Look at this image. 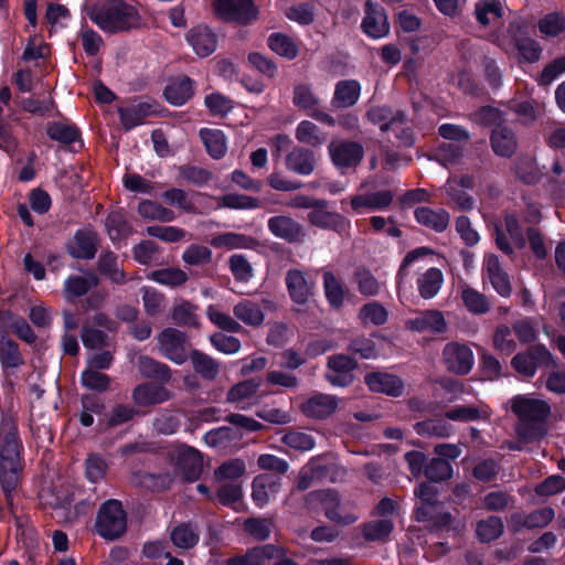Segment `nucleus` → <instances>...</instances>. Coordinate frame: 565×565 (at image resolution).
Wrapping results in <instances>:
<instances>
[{
  "label": "nucleus",
  "mask_w": 565,
  "mask_h": 565,
  "mask_svg": "<svg viewBox=\"0 0 565 565\" xmlns=\"http://www.w3.org/2000/svg\"><path fill=\"white\" fill-rule=\"evenodd\" d=\"M22 443L18 435L14 418L2 414L0 420V483L6 493L8 504L12 507V493L17 489L23 469Z\"/></svg>",
  "instance_id": "nucleus-1"
},
{
  "label": "nucleus",
  "mask_w": 565,
  "mask_h": 565,
  "mask_svg": "<svg viewBox=\"0 0 565 565\" xmlns=\"http://www.w3.org/2000/svg\"><path fill=\"white\" fill-rule=\"evenodd\" d=\"M87 15L102 31L111 34L137 29L142 23L138 8L121 0L93 6Z\"/></svg>",
  "instance_id": "nucleus-2"
},
{
  "label": "nucleus",
  "mask_w": 565,
  "mask_h": 565,
  "mask_svg": "<svg viewBox=\"0 0 565 565\" xmlns=\"http://www.w3.org/2000/svg\"><path fill=\"white\" fill-rule=\"evenodd\" d=\"M512 411L520 418L518 434L524 439L542 436L541 423L546 418L550 407L539 398L519 395L512 399Z\"/></svg>",
  "instance_id": "nucleus-3"
},
{
  "label": "nucleus",
  "mask_w": 565,
  "mask_h": 565,
  "mask_svg": "<svg viewBox=\"0 0 565 565\" xmlns=\"http://www.w3.org/2000/svg\"><path fill=\"white\" fill-rule=\"evenodd\" d=\"M398 504L390 498H383L374 510L375 519L362 526L366 541H384L394 529V521L398 516Z\"/></svg>",
  "instance_id": "nucleus-4"
},
{
  "label": "nucleus",
  "mask_w": 565,
  "mask_h": 565,
  "mask_svg": "<svg viewBox=\"0 0 565 565\" xmlns=\"http://www.w3.org/2000/svg\"><path fill=\"white\" fill-rule=\"evenodd\" d=\"M307 499L310 504L320 503L324 509L326 516L337 524L349 525L359 519L353 507L349 502H341L339 495L332 490L310 492Z\"/></svg>",
  "instance_id": "nucleus-5"
},
{
  "label": "nucleus",
  "mask_w": 565,
  "mask_h": 565,
  "mask_svg": "<svg viewBox=\"0 0 565 565\" xmlns=\"http://www.w3.org/2000/svg\"><path fill=\"white\" fill-rule=\"evenodd\" d=\"M415 495L420 504L416 508V520L419 522H431L436 527L447 526L450 522V514L441 511L439 502L436 501L437 490L429 483H422Z\"/></svg>",
  "instance_id": "nucleus-6"
},
{
  "label": "nucleus",
  "mask_w": 565,
  "mask_h": 565,
  "mask_svg": "<svg viewBox=\"0 0 565 565\" xmlns=\"http://www.w3.org/2000/svg\"><path fill=\"white\" fill-rule=\"evenodd\" d=\"M127 527L126 513L117 500L105 502L98 512L96 530L107 540H115L125 533Z\"/></svg>",
  "instance_id": "nucleus-7"
},
{
  "label": "nucleus",
  "mask_w": 565,
  "mask_h": 565,
  "mask_svg": "<svg viewBox=\"0 0 565 565\" xmlns=\"http://www.w3.org/2000/svg\"><path fill=\"white\" fill-rule=\"evenodd\" d=\"M213 9L222 20L242 25L252 23L258 15L253 0H213Z\"/></svg>",
  "instance_id": "nucleus-8"
},
{
  "label": "nucleus",
  "mask_w": 565,
  "mask_h": 565,
  "mask_svg": "<svg viewBox=\"0 0 565 565\" xmlns=\"http://www.w3.org/2000/svg\"><path fill=\"white\" fill-rule=\"evenodd\" d=\"M175 470L188 481L196 480L203 469L201 452L186 445H174L168 452Z\"/></svg>",
  "instance_id": "nucleus-9"
},
{
  "label": "nucleus",
  "mask_w": 565,
  "mask_h": 565,
  "mask_svg": "<svg viewBox=\"0 0 565 565\" xmlns=\"http://www.w3.org/2000/svg\"><path fill=\"white\" fill-rule=\"evenodd\" d=\"M157 345L160 354L175 364H183L188 360V337L178 329L166 328L159 332Z\"/></svg>",
  "instance_id": "nucleus-10"
},
{
  "label": "nucleus",
  "mask_w": 565,
  "mask_h": 565,
  "mask_svg": "<svg viewBox=\"0 0 565 565\" xmlns=\"http://www.w3.org/2000/svg\"><path fill=\"white\" fill-rule=\"evenodd\" d=\"M443 362L449 372L466 375L472 370L475 355L467 344L454 341L445 345Z\"/></svg>",
  "instance_id": "nucleus-11"
},
{
  "label": "nucleus",
  "mask_w": 565,
  "mask_h": 565,
  "mask_svg": "<svg viewBox=\"0 0 565 565\" xmlns=\"http://www.w3.org/2000/svg\"><path fill=\"white\" fill-rule=\"evenodd\" d=\"M328 150L331 161L340 169L356 167L364 154V149L359 142L343 139H333Z\"/></svg>",
  "instance_id": "nucleus-12"
},
{
  "label": "nucleus",
  "mask_w": 565,
  "mask_h": 565,
  "mask_svg": "<svg viewBox=\"0 0 565 565\" xmlns=\"http://www.w3.org/2000/svg\"><path fill=\"white\" fill-rule=\"evenodd\" d=\"M260 384V381L256 379L236 383L227 391L226 402L242 411L250 409L260 402L258 394Z\"/></svg>",
  "instance_id": "nucleus-13"
},
{
  "label": "nucleus",
  "mask_w": 565,
  "mask_h": 565,
  "mask_svg": "<svg viewBox=\"0 0 565 565\" xmlns=\"http://www.w3.org/2000/svg\"><path fill=\"white\" fill-rule=\"evenodd\" d=\"M483 279L489 281L493 289L502 297H509L512 292L508 273L502 267L497 255L486 254L482 262Z\"/></svg>",
  "instance_id": "nucleus-14"
},
{
  "label": "nucleus",
  "mask_w": 565,
  "mask_h": 565,
  "mask_svg": "<svg viewBox=\"0 0 565 565\" xmlns=\"http://www.w3.org/2000/svg\"><path fill=\"white\" fill-rule=\"evenodd\" d=\"M508 33L511 43L515 46L522 60L529 63L540 60L542 47L535 40L526 36V29L522 22H512Z\"/></svg>",
  "instance_id": "nucleus-15"
},
{
  "label": "nucleus",
  "mask_w": 565,
  "mask_h": 565,
  "mask_svg": "<svg viewBox=\"0 0 565 565\" xmlns=\"http://www.w3.org/2000/svg\"><path fill=\"white\" fill-rule=\"evenodd\" d=\"M285 284L290 299L298 306H306L313 295L315 281L308 279L300 269L287 270Z\"/></svg>",
  "instance_id": "nucleus-16"
},
{
  "label": "nucleus",
  "mask_w": 565,
  "mask_h": 565,
  "mask_svg": "<svg viewBox=\"0 0 565 565\" xmlns=\"http://www.w3.org/2000/svg\"><path fill=\"white\" fill-rule=\"evenodd\" d=\"M322 205L318 204L308 213V221L311 225L331 230L338 233H345L350 227V222L341 214L328 210V202L320 200Z\"/></svg>",
  "instance_id": "nucleus-17"
},
{
  "label": "nucleus",
  "mask_w": 565,
  "mask_h": 565,
  "mask_svg": "<svg viewBox=\"0 0 565 565\" xmlns=\"http://www.w3.org/2000/svg\"><path fill=\"white\" fill-rule=\"evenodd\" d=\"M362 29L372 39H381L388 34L390 23L384 9L379 3L366 1Z\"/></svg>",
  "instance_id": "nucleus-18"
},
{
  "label": "nucleus",
  "mask_w": 565,
  "mask_h": 565,
  "mask_svg": "<svg viewBox=\"0 0 565 565\" xmlns=\"http://www.w3.org/2000/svg\"><path fill=\"white\" fill-rule=\"evenodd\" d=\"M394 193L391 190H382L373 193L355 194L351 198V209L356 214L385 210L393 201Z\"/></svg>",
  "instance_id": "nucleus-19"
},
{
  "label": "nucleus",
  "mask_w": 565,
  "mask_h": 565,
  "mask_svg": "<svg viewBox=\"0 0 565 565\" xmlns=\"http://www.w3.org/2000/svg\"><path fill=\"white\" fill-rule=\"evenodd\" d=\"M270 305L267 299L256 302L252 299H241L233 307V313L237 321L253 328L260 327L265 321L264 308Z\"/></svg>",
  "instance_id": "nucleus-20"
},
{
  "label": "nucleus",
  "mask_w": 565,
  "mask_h": 565,
  "mask_svg": "<svg viewBox=\"0 0 565 565\" xmlns=\"http://www.w3.org/2000/svg\"><path fill=\"white\" fill-rule=\"evenodd\" d=\"M339 399L334 395L317 393L300 405L301 413L316 419L331 416L338 408Z\"/></svg>",
  "instance_id": "nucleus-21"
},
{
  "label": "nucleus",
  "mask_w": 565,
  "mask_h": 565,
  "mask_svg": "<svg viewBox=\"0 0 565 565\" xmlns=\"http://www.w3.org/2000/svg\"><path fill=\"white\" fill-rule=\"evenodd\" d=\"M355 362L344 354L333 355L328 359L327 380L333 386H347L352 383V371L355 369Z\"/></svg>",
  "instance_id": "nucleus-22"
},
{
  "label": "nucleus",
  "mask_w": 565,
  "mask_h": 565,
  "mask_svg": "<svg viewBox=\"0 0 565 565\" xmlns=\"http://www.w3.org/2000/svg\"><path fill=\"white\" fill-rule=\"evenodd\" d=\"M186 42L200 57L210 56L217 46L216 34L206 25H196L185 35Z\"/></svg>",
  "instance_id": "nucleus-23"
},
{
  "label": "nucleus",
  "mask_w": 565,
  "mask_h": 565,
  "mask_svg": "<svg viewBox=\"0 0 565 565\" xmlns=\"http://www.w3.org/2000/svg\"><path fill=\"white\" fill-rule=\"evenodd\" d=\"M552 354L545 347L537 345L524 354H518L512 359V366L516 372L524 376H533L536 371L537 363L551 362Z\"/></svg>",
  "instance_id": "nucleus-24"
},
{
  "label": "nucleus",
  "mask_w": 565,
  "mask_h": 565,
  "mask_svg": "<svg viewBox=\"0 0 565 565\" xmlns=\"http://www.w3.org/2000/svg\"><path fill=\"white\" fill-rule=\"evenodd\" d=\"M405 327L408 330L416 332H445L447 329V323L444 318V315L438 310H427L420 312L417 317L407 319L405 321Z\"/></svg>",
  "instance_id": "nucleus-25"
},
{
  "label": "nucleus",
  "mask_w": 565,
  "mask_h": 565,
  "mask_svg": "<svg viewBox=\"0 0 565 565\" xmlns=\"http://www.w3.org/2000/svg\"><path fill=\"white\" fill-rule=\"evenodd\" d=\"M269 232L281 239L294 243L302 237V227L292 217L287 215L273 216L268 220Z\"/></svg>",
  "instance_id": "nucleus-26"
},
{
  "label": "nucleus",
  "mask_w": 565,
  "mask_h": 565,
  "mask_svg": "<svg viewBox=\"0 0 565 565\" xmlns=\"http://www.w3.org/2000/svg\"><path fill=\"white\" fill-rule=\"evenodd\" d=\"M280 487L279 478L269 475L257 476L253 481V501L259 508L265 507L270 499L278 494Z\"/></svg>",
  "instance_id": "nucleus-27"
},
{
  "label": "nucleus",
  "mask_w": 565,
  "mask_h": 565,
  "mask_svg": "<svg viewBox=\"0 0 565 565\" xmlns=\"http://www.w3.org/2000/svg\"><path fill=\"white\" fill-rule=\"evenodd\" d=\"M171 393L162 385L143 383L132 391V399L138 406H152L170 399Z\"/></svg>",
  "instance_id": "nucleus-28"
},
{
  "label": "nucleus",
  "mask_w": 565,
  "mask_h": 565,
  "mask_svg": "<svg viewBox=\"0 0 565 565\" xmlns=\"http://www.w3.org/2000/svg\"><path fill=\"white\" fill-rule=\"evenodd\" d=\"M365 383L371 391L392 396H399L404 390L403 382L399 377L384 372L367 374L365 376Z\"/></svg>",
  "instance_id": "nucleus-29"
},
{
  "label": "nucleus",
  "mask_w": 565,
  "mask_h": 565,
  "mask_svg": "<svg viewBox=\"0 0 565 565\" xmlns=\"http://www.w3.org/2000/svg\"><path fill=\"white\" fill-rule=\"evenodd\" d=\"M98 285V278L93 273L85 275H72L64 281V297L67 301H73L86 295L90 289Z\"/></svg>",
  "instance_id": "nucleus-30"
},
{
  "label": "nucleus",
  "mask_w": 565,
  "mask_h": 565,
  "mask_svg": "<svg viewBox=\"0 0 565 565\" xmlns=\"http://www.w3.org/2000/svg\"><path fill=\"white\" fill-rule=\"evenodd\" d=\"M316 167V158L312 151L301 147H294L286 156V168L300 175H309Z\"/></svg>",
  "instance_id": "nucleus-31"
},
{
  "label": "nucleus",
  "mask_w": 565,
  "mask_h": 565,
  "mask_svg": "<svg viewBox=\"0 0 565 565\" xmlns=\"http://www.w3.org/2000/svg\"><path fill=\"white\" fill-rule=\"evenodd\" d=\"M366 116L371 122L379 125L382 131L395 129L399 124H405L406 121V117L403 111H393L384 106L370 108Z\"/></svg>",
  "instance_id": "nucleus-32"
},
{
  "label": "nucleus",
  "mask_w": 565,
  "mask_h": 565,
  "mask_svg": "<svg viewBox=\"0 0 565 565\" xmlns=\"http://www.w3.org/2000/svg\"><path fill=\"white\" fill-rule=\"evenodd\" d=\"M414 215L419 224L435 232H444L450 221L449 213L444 209L433 210L427 206H420L415 210Z\"/></svg>",
  "instance_id": "nucleus-33"
},
{
  "label": "nucleus",
  "mask_w": 565,
  "mask_h": 565,
  "mask_svg": "<svg viewBox=\"0 0 565 565\" xmlns=\"http://www.w3.org/2000/svg\"><path fill=\"white\" fill-rule=\"evenodd\" d=\"M193 93V82L186 76L173 79L164 89L166 99L174 106L185 104L192 97Z\"/></svg>",
  "instance_id": "nucleus-34"
},
{
  "label": "nucleus",
  "mask_w": 565,
  "mask_h": 565,
  "mask_svg": "<svg viewBox=\"0 0 565 565\" xmlns=\"http://www.w3.org/2000/svg\"><path fill=\"white\" fill-rule=\"evenodd\" d=\"M281 547L267 544L248 551L245 555L232 559V565H266V562L279 556Z\"/></svg>",
  "instance_id": "nucleus-35"
},
{
  "label": "nucleus",
  "mask_w": 565,
  "mask_h": 565,
  "mask_svg": "<svg viewBox=\"0 0 565 565\" xmlns=\"http://www.w3.org/2000/svg\"><path fill=\"white\" fill-rule=\"evenodd\" d=\"M491 146L495 154L510 157L515 152L518 143L512 130L504 126H497L491 135Z\"/></svg>",
  "instance_id": "nucleus-36"
},
{
  "label": "nucleus",
  "mask_w": 565,
  "mask_h": 565,
  "mask_svg": "<svg viewBox=\"0 0 565 565\" xmlns=\"http://www.w3.org/2000/svg\"><path fill=\"white\" fill-rule=\"evenodd\" d=\"M188 358H190L193 370L201 377L209 381H213L217 377L220 373V364L212 356L198 350H193L188 354Z\"/></svg>",
  "instance_id": "nucleus-37"
},
{
  "label": "nucleus",
  "mask_w": 565,
  "mask_h": 565,
  "mask_svg": "<svg viewBox=\"0 0 565 565\" xmlns=\"http://www.w3.org/2000/svg\"><path fill=\"white\" fill-rule=\"evenodd\" d=\"M361 87L356 81L347 79L337 84L332 103L339 108L353 106L360 96Z\"/></svg>",
  "instance_id": "nucleus-38"
},
{
  "label": "nucleus",
  "mask_w": 565,
  "mask_h": 565,
  "mask_svg": "<svg viewBox=\"0 0 565 565\" xmlns=\"http://www.w3.org/2000/svg\"><path fill=\"white\" fill-rule=\"evenodd\" d=\"M489 417V408L483 405H458L446 412V418L454 422L467 423Z\"/></svg>",
  "instance_id": "nucleus-39"
},
{
  "label": "nucleus",
  "mask_w": 565,
  "mask_h": 565,
  "mask_svg": "<svg viewBox=\"0 0 565 565\" xmlns=\"http://www.w3.org/2000/svg\"><path fill=\"white\" fill-rule=\"evenodd\" d=\"M137 369L145 377L156 379L167 383L171 379V372L167 364L160 363L149 356L140 355L137 359Z\"/></svg>",
  "instance_id": "nucleus-40"
},
{
  "label": "nucleus",
  "mask_w": 565,
  "mask_h": 565,
  "mask_svg": "<svg viewBox=\"0 0 565 565\" xmlns=\"http://www.w3.org/2000/svg\"><path fill=\"white\" fill-rule=\"evenodd\" d=\"M280 441L295 451H309L316 445L315 437L307 431L300 429L284 430Z\"/></svg>",
  "instance_id": "nucleus-41"
},
{
  "label": "nucleus",
  "mask_w": 565,
  "mask_h": 565,
  "mask_svg": "<svg viewBox=\"0 0 565 565\" xmlns=\"http://www.w3.org/2000/svg\"><path fill=\"white\" fill-rule=\"evenodd\" d=\"M295 136L300 143L310 147H320L327 140V135L322 132L316 124L309 120H302L298 124Z\"/></svg>",
  "instance_id": "nucleus-42"
},
{
  "label": "nucleus",
  "mask_w": 565,
  "mask_h": 565,
  "mask_svg": "<svg viewBox=\"0 0 565 565\" xmlns=\"http://www.w3.org/2000/svg\"><path fill=\"white\" fill-rule=\"evenodd\" d=\"M70 253L76 258H93L96 253L95 235L88 232H77L70 245Z\"/></svg>",
  "instance_id": "nucleus-43"
},
{
  "label": "nucleus",
  "mask_w": 565,
  "mask_h": 565,
  "mask_svg": "<svg viewBox=\"0 0 565 565\" xmlns=\"http://www.w3.org/2000/svg\"><path fill=\"white\" fill-rule=\"evenodd\" d=\"M444 276L440 269L429 268L417 280L418 291L425 299L435 297L441 288Z\"/></svg>",
  "instance_id": "nucleus-44"
},
{
  "label": "nucleus",
  "mask_w": 565,
  "mask_h": 565,
  "mask_svg": "<svg viewBox=\"0 0 565 565\" xmlns=\"http://www.w3.org/2000/svg\"><path fill=\"white\" fill-rule=\"evenodd\" d=\"M211 244L216 248L236 249V248H253L256 246V241L247 235L227 232L214 236Z\"/></svg>",
  "instance_id": "nucleus-45"
},
{
  "label": "nucleus",
  "mask_w": 565,
  "mask_h": 565,
  "mask_svg": "<svg viewBox=\"0 0 565 565\" xmlns=\"http://www.w3.org/2000/svg\"><path fill=\"white\" fill-rule=\"evenodd\" d=\"M201 139L207 152L215 159L222 158L226 152V139L224 134L217 129L204 128L200 131Z\"/></svg>",
  "instance_id": "nucleus-46"
},
{
  "label": "nucleus",
  "mask_w": 565,
  "mask_h": 565,
  "mask_svg": "<svg viewBox=\"0 0 565 565\" xmlns=\"http://www.w3.org/2000/svg\"><path fill=\"white\" fill-rule=\"evenodd\" d=\"M0 361L4 369H17L23 364L18 344L7 335H0Z\"/></svg>",
  "instance_id": "nucleus-47"
},
{
  "label": "nucleus",
  "mask_w": 565,
  "mask_h": 565,
  "mask_svg": "<svg viewBox=\"0 0 565 565\" xmlns=\"http://www.w3.org/2000/svg\"><path fill=\"white\" fill-rule=\"evenodd\" d=\"M323 288L327 300L332 308H340L345 298V291L340 280L331 273L323 271Z\"/></svg>",
  "instance_id": "nucleus-48"
},
{
  "label": "nucleus",
  "mask_w": 565,
  "mask_h": 565,
  "mask_svg": "<svg viewBox=\"0 0 565 565\" xmlns=\"http://www.w3.org/2000/svg\"><path fill=\"white\" fill-rule=\"evenodd\" d=\"M148 278L160 285L174 288L185 284L188 275L180 268L168 267L151 271Z\"/></svg>",
  "instance_id": "nucleus-49"
},
{
  "label": "nucleus",
  "mask_w": 565,
  "mask_h": 565,
  "mask_svg": "<svg viewBox=\"0 0 565 565\" xmlns=\"http://www.w3.org/2000/svg\"><path fill=\"white\" fill-rule=\"evenodd\" d=\"M359 319L364 326H382L388 319V312L377 301L365 303L359 311Z\"/></svg>",
  "instance_id": "nucleus-50"
},
{
  "label": "nucleus",
  "mask_w": 565,
  "mask_h": 565,
  "mask_svg": "<svg viewBox=\"0 0 565 565\" xmlns=\"http://www.w3.org/2000/svg\"><path fill=\"white\" fill-rule=\"evenodd\" d=\"M209 320L217 328L227 332H238L242 329L241 323L235 317L222 311L217 306L210 305L205 311Z\"/></svg>",
  "instance_id": "nucleus-51"
},
{
  "label": "nucleus",
  "mask_w": 565,
  "mask_h": 565,
  "mask_svg": "<svg viewBox=\"0 0 565 565\" xmlns=\"http://www.w3.org/2000/svg\"><path fill=\"white\" fill-rule=\"evenodd\" d=\"M268 46L278 55L294 60L298 55V45L295 41L282 33H273L268 38Z\"/></svg>",
  "instance_id": "nucleus-52"
},
{
  "label": "nucleus",
  "mask_w": 565,
  "mask_h": 565,
  "mask_svg": "<svg viewBox=\"0 0 565 565\" xmlns=\"http://www.w3.org/2000/svg\"><path fill=\"white\" fill-rule=\"evenodd\" d=\"M138 213L147 220L171 222L174 220V213L171 210L163 207L161 204L145 200L138 205Z\"/></svg>",
  "instance_id": "nucleus-53"
},
{
  "label": "nucleus",
  "mask_w": 565,
  "mask_h": 565,
  "mask_svg": "<svg viewBox=\"0 0 565 565\" xmlns=\"http://www.w3.org/2000/svg\"><path fill=\"white\" fill-rule=\"evenodd\" d=\"M503 6L499 0H484L476 4L477 20L488 25L502 17Z\"/></svg>",
  "instance_id": "nucleus-54"
},
{
  "label": "nucleus",
  "mask_w": 565,
  "mask_h": 565,
  "mask_svg": "<svg viewBox=\"0 0 565 565\" xmlns=\"http://www.w3.org/2000/svg\"><path fill=\"white\" fill-rule=\"evenodd\" d=\"M449 200L458 209L469 211L473 207V200L462 189L458 188L457 178H449L444 186Z\"/></svg>",
  "instance_id": "nucleus-55"
},
{
  "label": "nucleus",
  "mask_w": 565,
  "mask_h": 565,
  "mask_svg": "<svg viewBox=\"0 0 565 565\" xmlns=\"http://www.w3.org/2000/svg\"><path fill=\"white\" fill-rule=\"evenodd\" d=\"M198 307L189 301H181L172 310V319L181 326L199 327Z\"/></svg>",
  "instance_id": "nucleus-56"
},
{
  "label": "nucleus",
  "mask_w": 565,
  "mask_h": 565,
  "mask_svg": "<svg viewBox=\"0 0 565 565\" xmlns=\"http://www.w3.org/2000/svg\"><path fill=\"white\" fill-rule=\"evenodd\" d=\"M171 540L179 548H191L199 542V533L191 524H182L173 529Z\"/></svg>",
  "instance_id": "nucleus-57"
},
{
  "label": "nucleus",
  "mask_w": 565,
  "mask_h": 565,
  "mask_svg": "<svg viewBox=\"0 0 565 565\" xmlns=\"http://www.w3.org/2000/svg\"><path fill=\"white\" fill-rule=\"evenodd\" d=\"M239 435L231 427H220L207 431L204 435V441L210 447L225 448L230 446L231 441L238 439Z\"/></svg>",
  "instance_id": "nucleus-58"
},
{
  "label": "nucleus",
  "mask_w": 565,
  "mask_h": 565,
  "mask_svg": "<svg viewBox=\"0 0 565 565\" xmlns=\"http://www.w3.org/2000/svg\"><path fill=\"white\" fill-rule=\"evenodd\" d=\"M461 300L465 307L472 313H484L489 310L486 297L468 286L461 288Z\"/></svg>",
  "instance_id": "nucleus-59"
},
{
  "label": "nucleus",
  "mask_w": 565,
  "mask_h": 565,
  "mask_svg": "<svg viewBox=\"0 0 565 565\" xmlns=\"http://www.w3.org/2000/svg\"><path fill=\"white\" fill-rule=\"evenodd\" d=\"M120 119L126 129L140 125L146 116L150 114V106L138 104L136 106L120 108Z\"/></svg>",
  "instance_id": "nucleus-60"
},
{
  "label": "nucleus",
  "mask_w": 565,
  "mask_h": 565,
  "mask_svg": "<svg viewBox=\"0 0 565 565\" xmlns=\"http://www.w3.org/2000/svg\"><path fill=\"white\" fill-rule=\"evenodd\" d=\"M544 36H557L565 30V17L558 12L545 14L537 23Z\"/></svg>",
  "instance_id": "nucleus-61"
},
{
  "label": "nucleus",
  "mask_w": 565,
  "mask_h": 565,
  "mask_svg": "<svg viewBox=\"0 0 565 565\" xmlns=\"http://www.w3.org/2000/svg\"><path fill=\"white\" fill-rule=\"evenodd\" d=\"M477 535L482 542L498 539L503 532V523L498 516H490L477 524Z\"/></svg>",
  "instance_id": "nucleus-62"
},
{
  "label": "nucleus",
  "mask_w": 565,
  "mask_h": 565,
  "mask_svg": "<svg viewBox=\"0 0 565 565\" xmlns=\"http://www.w3.org/2000/svg\"><path fill=\"white\" fill-rule=\"evenodd\" d=\"M98 268L113 282L124 281L125 275L119 267L117 257L113 253L107 252L100 255Z\"/></svg>",
  "instance_id": "nucleus-63"
},
{
  "label": "nucleus",
  "mask_w": 565,
  "mask_h": 565,
  "mask_svg": "<svg viewBox=\"0 0 565 565\" xmlns=\"http://www.w3.org/2000/svg\"><path fill=\"white\" fill-rule=\"evenodd\" d=\"M81 382L87 390L105 392L109 387L110 379L98 370L86 367L82 372Z\"/></svg>",
  "instance_id": "nucleus-64"
}]
</instances>
